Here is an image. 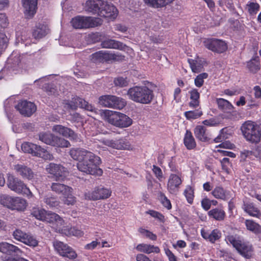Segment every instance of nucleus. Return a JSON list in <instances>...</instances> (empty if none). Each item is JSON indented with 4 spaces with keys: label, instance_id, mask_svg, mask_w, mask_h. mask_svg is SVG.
<instances>
[{
    "label": "nucleus",
    "instance_id": "f257e3e1",
    "mask_svg": "<svg viewBox=\"0 0 261 261\" xmlns=\"http://www.w3.org/2000/svg\"><path fill=\"white\" fill-rule=\"evenodd\" d=\"M69 153L73 160L78 161L76 166L79 171L91 175L100 176L102 174L103 171L99 167L101 160L93 152L76 148L71 149Z\"/></svg>",
    "mask_w": 261,
    "mask_h": 261
},
{
    "label": "nucleus",
    "instance_id": "f03ea898",
    "mask_svg": "<svg viewBox=\"0 0 261 261\" xmlns=\"http://www.w3.org/2000/svg\"><path fill=\"white\" fill-rule=\"evenodd\" d=\"M100 115L105 121L117 127H127L133 123L130 117L119 112L105 110L100 111Z\"/></svg>",
    "mask_w": 261,
    "mask_h": 261
},
{
    "label": "nucleus",
    "instance_id": "7ed1b4c3",
    "mask_svg": "<svg viewBox=\"0 0 261 261\" xmlns=\"http://www.w3.org/2000/svg\"><path fill=\"white\" fill-rule=\"evenodd\" d=\"M127 95L131 100L143 104L149 103L153 97L152 90L145 86L129 88Z\"/></svg>",
    "mask_w": 261,
    "mask_h": 261
},
{
    "label": "nucleus",
    "instance_id": "20e7f679",
    "mask_svg": "<svg viewBox=\"0 0 261 261\" xmlns=\"http://www.w3.org/2000/svg\"><path fill=\"white\" fill-rule=\"evenodd\" d=\"M31 214L36 219L51 224L54 228L57 223L60 225L63 222L59 215L51 211H47L40 207L34 206L31 210Z\"/></svg>",
    "mask_w": 261,
    "mask_h": 261
},
{
    "label": "nucleus",
    "instance_id": "39448f33",
    "mask_svg": "<svg viewBox=\"0 0 261 261\" xmlns=\"http://www.w3.org/2000/svg\"><path fill=\"white\" fill-rule=\"evenodd\" d=\"M7 185L11 190L18 194L25 195L29 198L34 197L33 194L27 185L20 179L10 173L7 174Z\"/></svg>",
    "mask_w": 261,
    "mask_h": 261
},
{
    "label": "nucleus",
    "instance_id": "423d86ee",
    "mask_svg": "<svg viewBox=\"0 0 261 261\" xmlns=\"http://www.w3.org/2000/svg\"><path fill=\"white\" fill-rule=\"evenodd\" d=\"M0 203L12 210L20 212L24 211L28 206V202L25 199L7 195H0Z\"/></svg>",
    "mask_w": 261,
    "mask_h": 261
},
{
    "label": "nucleus",
    "instance_id": "0eeeda50",
    "mask_svg": "<svg viewBox=\"0 0 261 261\" xmlns=\"http://www.w3.org/2000/svg\"><path fill=\"white\" fill-rule=\"evenodd\" d=\"M71 23L76 29H86L94 28L102 24V20L98 17L77 16L72 19Z\"/></svg>",
    "mask_w": 261,
    "mask_h": 261
},
{
    "label": "nucleus",
    "instance_id": "6e6552de",
    "mask_svg": "<svg viewBox=\"0 0 261 261\" xmlns=\"http://www.w3.org/2000/svg\"><path fill=\"white\" fill-rule=\"evenodd\" d=\"M241 130L247 140L252 143H257L260 141L261 125L248 121L243 124Z\"/></svg>",
    "mask_w": 261,
    "mask_h": 261
},
{
    "label": "nucleus",
    "instance_id": "1a4fd4ad",
    "mask_svg": "<svg viewBox=\"0 0 261 261\" xmlns=\"http://www.w3.org/2000/svg\"><path fill=\"white\" fill-rule=\"evenodd\" d=\"M227 243L231 244L234 248L244 257L247 258L251 257L253 253L252 245L248 242L241 241L233 236H228L226 238Z\"/></svg>",
    "mask_w": 261,
    "mask_h": 261
},
{
    "label": "nucleus",
    "instance_id": "9d476101",
    "mask_svg": "<svg viewBox=\"0 0 261 261\" xmlns=\"http://www.w3.org/2000/svg\"><path fill=\"white\" fill-rule=\"evenodd\" d=\"M23 152L31 154L33 156L41 158L44 160H52L54 157L47 150L36 144L25 142L21 144Z\"/></svg>",
    "mask_w": 261,
    "mask_h": 261
},
{
    "label": "nucleus",
    "instance_id": "9b49d317",
    "mask_svg": "<svg viewBox=\"0 0 261 261\" xmlns=\"http://www.w3.org/2000/svg\"><path fill=\"white\" fill-rule=\"evenodd\" d=\"M64 111H67L70 109L74 110L77 107L84 108L89 111L92 114H99L100 111L102 110H97L88 102L80 97L74 98L73 101L64 103Z\"/></svg>",
    "mask_w": 261,
    "mask_h": 261
},
{
    "label": "nucleus",
    "instance_id": "f8f14e48",
    "mask_svg": "<svg viewBox=\"0 0 261 261\" xmlns=\"http://www.w3.org/2000/svg\"><path fill=\"white\" fill-rule=\"evenodd\" d=\"M111 193L112 191L110 189L102 186H98L91 190L85 191L84 198L86 200L93 201L105 199L110 197Z\"/></svg>",
    "mask_w": 261,
    "mask_h": 261
},
{
    "label": "nucleus",
    "instance_id": "ddd939ff",
    "mask_svg": "<svg viewBox=\"0 0 261 261\" xmlns=\"http://www.w3.org/2000/svg\"><path fill=\"white\" fill-rule=\"evenodd\" d=\"M99 103L103 107L119 110L123 109L126 105L124 99L111 95L100 96L99 98Z\"/></svg>",
    "mask_w": 261,
    "mask_h": 261
},
{
    "label": "nucleus",
    "instance_id": "4468645a",
    "mask_svg": "<svg viewBox=\"0 0 261 261\" xmlns=\"http://www.w3.org/2000/svg\"><path fill=\"white\" fill-rule=\"evenodd\" d=\"M54 247L58 253L63 257L70 259H74L77 256L76 252L72 248L62 242L55 241Z\"/></svg>",
    "mask_w": 261,
    "mask_h": 261
},
{
    "label": "nucleus",
    "instance_id": "2eb2a0df",
    "mask_svg": "<svg viewBox=\"0 0 261 261\" xmlns=\"http://www.w3.org/2000/svg\"><path fill=\"white\" fill-rule=\"evenodd\" d=\"M46 171L52 175L57 180L64 179L68 174L67 169L63 166L55 163H50L46 167Z\"/></svg>",
    "mask_w": 261,
    "mask_h": 261
},
{
    "label": "nucleus",
    "instance_id": "dca6fc26",
    "mask_svg": "<svg viewBox=\"0 0 261 261\" xmlns=\"http://www.w3.org/2000/svg\"><path fill=\"white\" fill-rule=\"evenodd\" d=\"M13 236L15 240L30 247H35L38 244V241L33 236L21 230H15L13 232Z\"/></svg>",
    "mask_w": 261,
    "mask_h": 261
},
{
    "label": "nucleus",
    "instance_id": "f3484780",
    "mask_svg": "<svg viewBox=\"0 0 261 261\" xmlns=\"http://www.w3.org/2000/svg\"><path fill=\"white\" fill-rule=\"evenodd\" d=\"M204 46L214 52L222 53L227 49L226 43L220 39H207L204 41Z\"/></svg>",
    "mask_w": 261,
    "mask_h": 261
},
{
    "label": "nucleus",
    "instance_id": "a211bd4d",
    "mask_svg": "<svg viewBox=\"0 0 261 261\" xmlns=\"http://www.w3.org/2000/svg\"><path fill=\"white\" fill-rule=\"evenodd\" d=\"M61 220L63 222L61 223V225H59V224L58 225L57 223L55 228L56 231L67 236H74L80 238L84 236V232L83 231L76 228L75 227H68L66 226L65 225V221L62 218Z\"/></svg>",
    "mask_w": 261,
    "mask_h": 261
},
{
    "label": "nucleus",
    "instance_id": "6ab92c4d",
    "mask_svg": "<svg viewBox=\"0 0 261 261\" xmlns=\"http://www.w3.org/2000/svg\"><path fill=\"white\" fill-rule=\"evenodd\" d=\"M15 109L24 116L30 117L36 111L35 105L26 100L19 101L15 105Z\"/></svg>",
    "mask_w": 261,
    "mask_h": 261
},
{
    "label": "nucleus",
    "instance_id": "aec40b11",
    "mask_svg": "<svg viewBox=\"0 0 261 261\" xmlns=\"http://www.w3.org/2000/svg\"><path fill=\"white\" fill-rule=\"evenodd\" d=\"M118 14L117 9L112 4L105 3L101 7L98 12V15L100 17L108 18L111 20L115 19Z\"/></svg>",
    "mask_w": 261,
    "mask_h": 261
},
{
    "label": "nucleus",
    "instance_id": "412c9836",
    "mask_svg": "<svg viewBox=\"0 0 261 261\" xmlns=\"http://www.w3.org/2000/svg\"><path fill=\"white\" fill-rule=\"evenodd\" d=\"M102 143L106 146L116 149H129L131 148L129 143L124 138L116 140H104Z\"/></svg>",
    "mask_w": 261,
    "mask_h": 261
},
{
    "label": "nucleus",
    "instance_id": "4be33fe9",
    "mask_svg": "<svg viewBox=\"0 0 261 261\" xmlns=\"http://www.w3.org/2000/svg\"><path fill=\"white\" fill-rule=\"evenodd\" d=\"M51 129L55 133L68 138L71 140L77 141L79 139L78 135L74 131L70 128L62 125H54Z\"/></svg>",
    "mask_w": 261,
    "mask_h": 261
},
{
    "label": "nucleus",
    "instance_id": "5701e85b",
    "mask_svg": "<svg viewBox=\"0 0 261 261\" xmlns=\"http://www.w3.org/2000/svg\"><path fill=\"white\" fill-rule=\"evenodd\" d=\"M182 180L179 175L171 174L168 179L167 190L172 194L176 195L178 192Z\"/></svg>",
    "mask_w": 261,
    "mask_h": 261
},
{
    "label": "nucleus",
    "instance_id": "b1692460",
    "mask_svg": "<svg viewBox=\"0 0 261 261\" xmlns=\"http://www.w3.org/2000/svg\"><path fill=\"white\" fill-rule=\"evenodd\" d=\"M23 57L17 51H14L7 61V66L13 70H17L22 68V61Z\"/></svg>",
    "mask_w": 261,
    "mask_h": 261
},
{
    "label": "nucleus",
    "instance_id": "393cba45",
    "mask_svg": "<svg viewBox=\"0 0 261 261\" xmlns=\"http://www.w3.org/2000/svg\"><path fill=\"white\" fill-rule=\"evenodd\" d=\"M38 0H22L24 13L28 18H32L36 13Z\"/></svg>",
    "mask_w": 261,
    "mask_h": 261
},
{
    "label": "nucleus",
    "instance_id": "a878e982",
    "mask_svg": "<svg viewBox=\"0 0 261 261\" xmlns=\"http://www.w3.org/2000/svg\"><path fill=\"white\" fill-rule=\"evenodd\" d=\"M13 169L18 175L23 178L30 180L34 177V173L31 169L24 164H16L14 165Z\"/></svg>",
    "mask_w": 261,
    "mask_h": 261
},
{
    "label": "nucleus",
    "instance_id": "bb28decb",
    "mask_svg": "<svg viewBox=\"0 0 261 261\" xmlns=\"http://www.w3.org/2000/svg\"><path fill=\"white\" fill-rule=\"evenodd\" d=\"M101 45L102 48H112L121 50L126 49L128 50L129 49L127 46L122 43L113 39H109L102 41Z\"/></svg>",
    "mask_w": 261,
    "mask_h": 261
},
{
    "label": "nucleus",
    "instance_id": "cd10ccee",
    "mask_svg": "<svg viewBox=\"0 0 261 261\" xmlns=\"http://www.w3.org/2000/svg\"><path fill=\"white\" fill-rule=\"evenodd\" d=\"M103 5V1L102 0H88L85 4V9L86 11L98 15Z\"/></svg>",
    "mask_w": 261,
    "mask_h": 261
},
{
    "label": "nucleus",
    "instance_id": "c85d7f7f",
    "mask_svg": "<svg viewBox=\"0 0 261 261\" xmlns=\"http://www.w3.org/2000/svg\"><path fill=\"white\" fill-rule=\"evenodd\" d=\"M51 189L57 194H61L62 196L73 191L71 187L59 182H53L51 186Z\"/></svg>",
    "mask_w": 261,
    "mask_h": 261
},
{
    "label": "nucleus",
    "instance_id": "c756f323",
    "mask_svg": "<svg viewBox=\"0 0 261 261\" xmlns=\"http://www.w3.org/2000/svg\"><path fill=\"white\" fill-rule=\"evenodd\" d=\"M230 192L224 190L222 187H216L212 192V195L216 199L227 200L230 197Z\"/></svg>",
    "mask_w": 261,
    "mask_h": 261
},
{
    "label": "nucleus",
    "instance_id": "7c9ffc66",
    "mask_svg": "<svg viewBox=\"0 0 261 261\" xmlns=\"http://www.w3.org/2000/svg\"><path fill=\"white\" fill-rule=\"evenodd\" d=\"M136 249L138 251L142 252L146 254H150L152 253H159L160 251V249L158 246L145 243L138 244L136 246Z\"/></svg>",
    "mask_w": 261,
    "mask_h": 261
},
{
    "label": "nucleus",
    "instance_id": "2f4dec72",
    "mask_svg": "<svg viewBox=\"0 0 261 261\" xmlns=\"http://www.w3.org/2000/svg\"><path fill=\"white\" fill-rule=\"evenodd\" d=\"M0 252L6 254L11 253L21 254L22 253V251L17 246L7 242L0 243Z\"/></svg>",
    "mask_w": 261,
    "mask_h": 261
},
{
    "label": "nucleus",
    "instance_id": "473e14b6",
    "mask_svg": "<svg viewBox=\"0 0 261 261\" xmlns=\"http://www.w3.org/2000/svg\"><path fill=\"white\" fill-rule=\"evenodd\" d=\"M242 208L249 216L254 217H259V210L256 207L253 203L250 202H243Z\"/></svg>",
    "mask_w": 261,
    "mask_h": 261
},
{
    "label": "nucleus",
    "instance_id": "72a5a7b5",
    "mask_svg": "<svg viewBox=\"0 0 261 261\" xmlns=\"http://www.w3.org/2000/svg\"><path fill=\"white\" fill-rule=\"evenodd\" d=\"M194 134L197 139L202 142H206L210 140L208 133L205 127L202 125H197L194 129Z\"/></svg>",
    "mask_w": 261,
    "mask_h": 261
},
{
    "label": "nucleus",
    "instance_id": "f704fd0d",
    "mask_svg": "<svg viewBox=\"0 0 261 261\" xmlns=\"http://www.w3.org/2000/svg\"><path fill=\"white\" fill-rule=\"evenodd\" d=\"M201 234L204 239L212 243H214L221 237V232L218 229H214L212 232H209L205 231L204 229H202L201 230Z\"/></svg>",
    "mask_w": 261,
    "mask_h": 261
},
{
    "label": "nucleus",
    "instance_id": "c9c22d12",
    "mask_svg": "<svg viewBox=\"0 0 261 261\" xmlns=\"http://www.w3.org/2000/svg\"><path fill=\"white\" fill-rule=\"evenodd\" d=\"M108 51L100 50L91 55V60L95 63L108 62Z\"/></svg>",
    "mask_w": 261,
    "mask_h": 261
},
{
    "label": "nucleus",
    "instance_id": "e433bc0d",
    "mask_svg": "<svg viewBox=\"0 0 261 261\" xmlns=\"http://www.w3.org/2000/svg\"><path fill=\"white\" fill-rule=\"evenodd\" d=\"M245 224L248 230L255 234L261 233V225L253 220H246Z\"/></svg>",
    "mask_w": 261,
    "mask_h": 261
},
{
    "label": "nucleus",
    "instance_id": "4c0bfd02",
    "mask_svg": "<svg viewBox=\"0 0 261 261\" xmlns=\"http://www.w3.org/2000/svg\"><path fill=\"white\" fill-rule=\"evenodd\" d=\"M184 143L186 148L189 150L194 149L196 146V142L192 133L188 130H187L185 135Z\"/></svg>",
    "mask_w": 261,
    "mask_h": 261
},
{
    "label": "nucleus",
    "instance_id": "58836bf2",
    "mask_svg": "<svg viewBox=\"0 0 261 261\" xmlns=\"http://www.w3.org/2000/svg\"><path fill=\"white\" fill-rule=\"evenodd\" d=\"M210 217L213 218L217 221H222L224 220L225 216L224 211L220 207L213 208L208 212Z\"/></svg>",
    "mask_w": 261,
    "mask_h": 261
},
{
    "label": "nucleus",
    "instance_id": "ea45409f",
    "mask_svg": "<svg viewBox=\"0 0 261 261\" xmlns=\"http://www.w3.org/2000/svg\"><path fill=\"white\" fill-rule=\"evenodd\" d=\"M189 93L191 100L189 102V106L191 108H196L199 105L200 94L196 89H192Z\"/></svg>",
    "mask_w": 261,
    "mask_h": 261
},
{
    "label": "nucleus",
    "instance_id": "a19ab883",
    "mask_svg": "<svg viewBox=\"0 0 261 261\" xmlns=\"http://www.w3.org/2000/svg\"><path fill=\"white\" fill-rule=\"evenodd\" d=\"M145 3L155 8H162L172 3L174 0H143Z\"/></svg>",
    "mask_w": 261,
    "mask_h": 261
},
{
    "label": "nucleus",
    "instance_id": "79ce46f5",
    "mask_svg": "<svg viewBox=\"0 0 261 261\" xmlns=\"http://www.w3.org/2000/svg\"><path fill=\"white\" fill-rule=\"evenodd\" d=\"M51 146L62 148L68 147L70 144L67 140L54 135Z\"/></svg>",
    "mask_w": 261,
    "mask_h": 261
},
{
    "label": "nucleus",
    "instance_id": "37998d69",
    "mask_svg": "<svg viewBox=\"0 0 261 261\" xmlns=\"http://www.w3.org/2000/svg\"><path fill=\"white\" fill-rule=\"evenodd\" d=\"M217 103L219 109L226 112H230L232 110L233 106L227 100L223 98H217Z\"/></svg>",
    "mask_w": 261,
    "mask_h": 261
},
{
    "label": "nucleus",
    "instance_id": "c03bdc74",
    "mask_svg": "<svg viewBox=\"0 0 261 261\" xmlns=\"http://www.w3.org/2000/svg\"><path fill=\"white\" fill-rule=\"evenodd\" d=\"M49 32L48 27L45 25H39L33 33L35 38H41L45 36Z\"/></svg>",
    "mask_w": 261,
    "mask_h": 261
},
{
    "label": "nucleus",
    "instance_id": "a18cd8bd",
    "mask_svg": "<svg viewBox=\"0 0 261 261\" xmlns=\"http://www.w3.org/2000/svg\"><path fill=\"white\" fill-rule=\"evenodd\" d=\"M14 102V99L13 97H10L6 99L4 102L5 111L9 120H11L12 118L11 111L13 110Z\"/></svg>",
    "mask_w": 261,
    "mask_h": 261
},
{
    "label": "nucleus",
    "instance_id": "49530a36",
    "mask_svg": "<svg viewBox=\"0 0 261 261\" xmlns=\"http://www.w3.org/2000/svg\"><path fill=\"white\" fill-rule=\"evenodd\" d=\"M54 135L50 133L42 132L39 134V140L47 145H51Z\"/></svg>",
    "mask_w": 261,
    "mask_h": 261
},
{
    "label": "nucleus",
    "instance_id": "de8ad7c7",
    "mask_svg": "<svg viewBox=\"0 0 261 261\" xmlns=\"http://www.w3.org/2000/svg\"><path fill=\"white\" fill-rule=\"evenodd\" d=\"M188 63L193 72L198 73L202 70L203 66L199 60L190 59H188Z\"/></svg>",
    "mask_w": 261,
    "mask_h": 261
},
{
    "label": "nucleus",
    "instance_id": "09e8293b",
    "mask_svg": "<svg viewBox=\"0 0 261 261\" xmlns=\"http://www.w3.org/2000/svg\"><path fill=\"white\" fill-rule=\"evenodd\" d=\"M125 56L120 53H112L108 51V62H121L124 60Z\"/></svg>",
    "mask_w": 261,
    "mask_h": 261
},
{
    "label": "nucleus",
    "instance_id": "8fccbe9b",
    "mask_svg": "<svg viewBox=\"0 0 261 261\" xmlns=\"http://www.w3.org/2000/svg\"><path fill=\"white\" fill-rule=\"evenodd\" d=\"M246 9L251 15L256 14L259 9V6L256 2L249 1L246 5Z\"/></svg>",
    "mask_w": 261,
    "mask_h": 261
},
{
    "label": "nucleus",
    "instance_id": "3c124183",
    "mask_svg": "<svg viewBox=\"0 0 261 261\" xmlns=\"http://www.w3.org/2000/svg\"><path fill=\"white\" fill-rule=\"evenodd\" d=\"M73 191L70 192L69 194L67 195H64L63 201L65 204L67 205H73L76 202V198L75 197L73 196Z\"/></svg>",
    "mask_w": 261,
    "mask_h": 261
},
{
    "label": "nucleus",
    "instance_id": "603ef678",
    "mask_svg": "<svg viewBox=\"0 0 261 261\" xmlns=\"http://www.w3.org/2000/svg\"><path fill=\"white\" fill-rule=\"evenodd\" d=\"M138 232L143 236L145 237L152 241H155L157 239L156 234L153 233L148 230L145 229L142 227L138 229Z\"/></svg>",
    "mask_w": 261,
    "mask_h": 261
},
{
    "label": "nucleus",
    "instance_id": "864d4df0",
    "mask_svg": "<svg viewBox=\"0 0 261 261\" xmlns=\"http://www.w3.org/2000/svg\"><path fill=\"white\" fill-rule=\"evenodd\" d=\"M184 195L188 203L192 204L194 199V189L190 186L186 187L184 191Z\"/></svg>",
    "mask_w": 261,
    "mask_h": 261
},
{
    "label": "nucleus",
    "instance_id": "5fc2aeb1",
    "mask_svg": "<svg viewBox=\"0 0 261 261\" xmlns=\"http://www.w3.org/2000/svg\"><path fill=\"white\" fill-rule=\"evenodd\" d=\"M202 114V112L199 110L187 111L184 113L185 116L188 120L197 119L200 117Z\"/></svg>",
    "mask_w": 261,
    "mask_h": 261
},
{
    "label": "nucleus",
    "instance_id": "6e6d98bb",
    "mask_svg": "<svg viewBox=\"0 0 261 261\" xmlns=\"http://www.w3.org/2000/svg\"><path fill=\"white\" fill-rule=\"evenodd\" d=\"M44 202L50 207H56L59 205V201L51 195L47 196L44 198Z\"/></svg>",
    "mask_w": 261,
    "mask_h": 261
},
{
    "label": "nucleus",
    "instance_id": "4d7b16f0",
    "mask_svg": "<svg viewBox=\"0 0 261 261\" xmlns=\"http://www.w3.org/2000/svg\"><path fill=\"white\" fill-rule=\"evenodd\" d=\"M208 77V74L206 73H202L198 75L195 80L194 83L196 87H201L204 83V80Z\"/></svg>",
    "mask_w": 261,
    "mask_h": 261
},
{
    "label": "nucleus",
    "instance_id": "13d9d810",
    "mask_svg": "<svg viewBox=\"0 0 261 261\" xmlns=\"http://www.w3.org/2000/svg\"><path fill=\"white\" fill-rule=\"evenodd\" d=\"M247 67L252 72H256L259 69V63L256 60H251L247 63Z\"/></svg>",
    "mask_w": 261,
    "mask_h": 261
},
{
    "label": "nucleus",
    "instance_id": "bf43d9fd",
    "mask_svg": "<svg viewBox=\"0 0 261 261\" xmlns=\"http://www.w3.org/2000/svg\"><path fill=\"white\" fill-rule=\"evenodd\" d=\"M146 214L150 215L152 217L157 219L161 222H164V216L158 212L153 210H149L146 212Z\"/></svg>",
    "mask_w": 261,
    "mask_h": 261
},
{
    "label": "nucleus",
    "instance_id": "052dcab7",
    "mask_svg": "<svg viewBox=\"0 0 261 261\" xmlns=\"http://www.w3.org/2000/svg\"><path fill=\"white\" fill-rule=\"evenodd\" d=\"M7 38L2 33L0 34V55L7 46Z\"/></svg>",
    "mask_w": 261,
    "mask_h": 261
},
{
    "label": "nucleus",
    "instance_id": "680f3d73",
    "mask_svg": "<svg viewBox=\"0 0 261 261\" xmlns=\"http://www.w3.org/2000/svg\"><path fill=\"white\" fill-rule=\"evenodd\" d=\"M160 200L162 204L168 210H170L172 206L170 201L167 198V197L164 194H161Z\"/></svg>",
    "mask_w": 261,
    "mask_h": 261
},
{
    "label": "nucleus",
    "instance_id": "e2e57ef3",
    "mask_svg": "<svg viewBox=\"0 0 261 261\" xmlns=\"http://www.w3.org/2000/svg\"><path fill=\"white\" fill-rule=\"evenodd\" d=\"M114 82L116 86L121 87L127 86L128 85V82L126 79L122 77H119L115 79Z\"/></svg>",
    "mask_w": 261,
    "mask_h": 261
},
{
    "label": "nucleus",
    "instance_id": "0e129e2a",
    "mask_svg": "<svg viewBox=\"0 0 261 261\" xmlns=\"http://www.w3.org/2000/svg\"><path fill=\"white\" fill-rule=\"evenodd\" d=\"M8 24V19L6 14L0 13V29L6 28Z\"/></svg>",
    "mask_w": 261,
    "mask_h": 261
},
{
    "label": "nucleus",
    "instance_id": "69168bd1",
    "mask_svg": "<svg viewBox=\"0 0 261 261\" xmlns=\"http://www.w3.org/2000/svg\"><path fill=\"white\" fill-rule=\"evenodd\" d=\"M202 123L204 125L212 127L217 125L219 122L216 119L212 118L203 121Z\"/></svg>",
    "mask_w": 261,
    "mask_h": 261
},
{
    "label": "nucleus",
    "instance_id": "338daca9",
    "mask_svg": "<svg viewBox=\"0 0 261 261\" xmlns=\"http://www.w3.org/2000/svg\"><path fill=\"white\" fill-rule=\"evenodd\" d=\"M226 129L223 128V129H221L219 135L215 139V141L216 142H221V141L224 140L225 139H227V136H226Z\"/></svg>",
    "mask_w": 261,
    "mask_h": 261
},
{
    "label": "nucleus",
    "instance_id": "774afa93",
    "mask_svg": "<svg viewBox=\"0 0 261 261\" xmlns=\"http://www.w3.org/2000/svg\"><path fill=\"white\" fill-rule=\"evenodd\" d=\"M100 244V242L97 241H93L90 243L85 245L84 249L85 250H92L96 248L97 245Z\"/></svg>",
    "mask_w": 261,
    "mask_h": 261
}]
</instances>
